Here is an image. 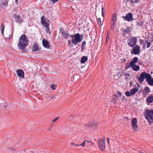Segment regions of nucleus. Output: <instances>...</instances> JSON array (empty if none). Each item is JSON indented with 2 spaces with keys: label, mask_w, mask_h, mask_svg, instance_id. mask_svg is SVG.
I'll use <instances>...</instances> for the list:
<instances>
[{
  "label": "nucleus",
  "mask_w": 153,
  "mask_h": 153,
  "mask_svg": "<svg viewBox=\"0 0 153 153\" xmlns=\"http://www.w3.org/2000/svg\"><path fill=\"white\" fill-rule=\"evenodd\" d=\"M140 53V47L138 45H135L131 51V53L132 54H134L135 55H137L139 54Z\"/></svg>",
  "instance_id": "9"
},
{
  "label": "nucleus",
  "mask_w": 153,
  "mask_h": 153,
  "mask_svg": "<svg viewBox=\"0 0 153 153\" xmlns=\"http://www.w3.org/2000/svg\"><path fill=\"white\" fill-rule=\"evenodd\" d=\"M46 31L47 33H48V32L49 31V30H48V29H47V28H46Z\"/></svg>",
  "instance_id": "53"
},
{
  "label": "nucleus",
  "mask_w": 153,
  "mask_h": 153,
  "mask_svg": "<svg viewBox=\"0 0 153 153\" xmlns=\"http://www.w3.org/2000/svg\"><path fill=\"white\" fill-rule=\"evenodd\" d=\"M60 33L62 36L65 39H68L69 37V33L67 30H64L62 29H60Z\"/></svg>",
  "instance_id": "12"
},
{
  "label": "nucleus",
  "mask_w": 153,
  "mask_h": 153,
  "mask_svg": "<svg viewBox=\"0 0 153 153\" xmlns=\"http://www.w3.org/2000/svg\"><path fill=\"white\" fill-rule=\"evenodd\" d=\"M145 117L149 123H153V109L146 110Z\"/></svg>",
  "instance_id": "3"
},
{
  "label": "nucleus",
  "mask_w": 153,
  "mask_h": 153,
  "mask_svg": "<svg viewBox=\"0 0 153 153\" xmlns=\"http://www.w3.org/2000/svg\"><path fill=\"white\" fill-rule=\"evenodd\" d=\"M129 33V28L127 27L123 31V34L125 35L126 34L128 33Z\"/></svg>",
  "instance_id": "24"
},
{
  "label": "nucleus",
  "mask_w": 153,
  "mask_h": 153,
  "mask_svg": "<svg viewBox=\"0 0 153 153\" xmlns=\"http://www.w3.org/2000/svg\"><path fill=\"white\" fill-rule=\"evenodd\" d=\"M7 2L6 1H4L3 2V3L2 4L3 6H4L5 5V4L7 3Z\"/></svg>",
  "instance_id": "42"
},
{
  "label": "nucleus",
  "mask_w": 153,
  "mask_h": 153,
  "mask_svg": "<svg viewBox=\"0 0 153 153\" xmlns=\"http://www.w3.org/2000/svg\"><path fill=\"white\" fill-rule=\"evenodd\" d=\"M56 87V86L55 85H53L51 86V88L53 90H55Z\"/></svg>",
  "instance_id": "37"
},
{
  "label": "nucleus",
  "mask_w": 153,
  "mask_h": 153,
  "mask_svg": "<svg viewBox=\"0 0 153 153\" xmlns=\"http://www.w3.org/2000/svg\"><path fill=\"white\" fill-rule=\"evenodd\" d=\"M137 40V39L136 37H131L128 40V44L130 47H134L136 44Z\"/></svg>",
  "instance_id": "5"
},
{
  "label": "nucleus",
  "mask_w": 153,
  "mask_h": 153,
  "mask_svg": "<svg viewBox=\"0 0 153 153\" xmlns=\"http://www.w3.org/2000/svg\"><path fill=\"white\" fill-rule=\"evenodd\" d=\"M131 125L133 129L135 131H137L138 128L137 125V120L135 118H133L131 120Z\"/></svg>",
  "instance_id": "8"
},
{
  "label": "nucleus",
  "mask_w": 153,
  "mask_h": 153,
  "mask_svg": "<svg viewBox=\"0 0 153 153\" xmlns=\"http://www.w3.org/2000/svg\"><path fill=\"white\" fill-rule=\"evenodd\" d=\"M1 32L3 34L4 33V29L5 28V26L3 23H2L1 25Z\"/></svg>",
  "instance_id": "29"
},
{
  "label": "nucleus",
  "mask_w": 153,
  "mask_h": 153,
  "mask_svg": "<svg viewBox=\"0 0 153 153\" xmlns=\"http://www.w3.org/2000/svg\"><path fill=\"white\" fill-rule=\"evenodd\" d=\"M88 58L86 56H83L81 59V62L82 63H84L87 60Z\"/></svg>",
  "instance_id": "23"
},
{
  "label": "nucleus",
  "mask_w": 153,
  "mask_h": 153,
  "mask_svg": "<svg viewBox=\"0 0 153 153\" xmlns=\"http://www.w3.org/2000/svg\"><path fill=\"white\" fill-rule=\"evenodd\" d=\"M75 37L74 39L72 40V43L76 46L77 44L80 42L82 40V38L79 33L75 34Z\"/></svg>",
  "instance_id": "4"
},
{
  "label": "nucleus",
  "mask_w": 153,
  "mask_h": 153,
  "mask_svg": "<svg viewBox=\"0 0 153 153\" xmlns=\"http://www.w3.org/2000/svg\"><path fill=\"white\" fill-rule=\"evenodd\" d=\"M71 144L72 145L74 146H79V144H75L74 143H71Z\"/></svg>",
  "instance_id": "38"
},
{
  "label": "nucleus",
  "mask_w": 153,
  "mask_h": 153,
  "mask_svg": "<svg viewBox=\"0 0 153 153\" xmlns=\"http://www.w3.org/2000/svg\"><path fill=\"white\" fill-rule=\"evenodd\" d=\"M125 76V79L127 80L128 79V78L130 76V74L129 73L127 72H125L123 74Z\"/></svg>",
  "instance_id": "28"
},
{
  "label": "nucleus",
  "mask_w": 153,
  "mask_h": 153,
  "mask_svg": "<svg viewBox=\"0 0 153 153\" xmlns=\"http://www.w3.org/2000/svg\"><path fill=\"white\" fill-rule=\"evenodd\" d=\"M125 59H124V61H125Z\"/></svg>",
  "instance_id": "57"
},
{
  "label": "nucleus",
  "mask_w": 153,
  "mask_h": 153,
  "mask_svg": "<svg viewBox=\"0 0 153 153\" xmlns=\"http://www.w3.org/2000/svg\"><path fill=\"white\" fill-rule=\"evenodd\" d=\"M97 123L96 121L94 120L85 124L86 126L89 127H93L94 129L96 128Z\"/></svg>",
  "instance_id": "11"
},
{
  "label": "nucleus",
  "mask_w": 153,
  "mask_h": 153,
  "mask_svg": "<svg viewBox=\"0 0 153 153\" xmlns=\"http://www.w3.org/2000/svg\"><path fill=\"white\" fill-rule=\"evenodd\" d=\"M108 32H107V38H106V42H107V40L108 39H109V38H108Z\"/></svg>",
  "instance_id": "49"
},
{
  "label": "nucleus",
  "mask_w": 153,
  "mask_h": 153,
  "mask_svg": "<svg viewBox=\"0 0 153 153\" xmlns=\"http://www.w3.org/2000/svg\"><path fill=\"white\" fill-rule=\"evenodd\" d=\"M145 78H146V81L148 83L149 79L152 78V76L150 74H147L146 72L141 73L140 76L138 78L140 83H142Z\"/></svg>",
  "instance_id": "2"
},
{
  "label": "nucleus",
  "mask_w": 153,
  "mask_h": 153,
  "mask_svg": "<svg viewBox=\"0 0 153 153\" xmlns=\"http://www.w3.org/2000/svg\"><path fill=\"white\" fill-rule=\"evenodd\" d=\"M75 116L73 115H71L68 116V119H74L75 118Z\"/></svg>",
  "instance_id": "33"
},
{
  "label": "nucleus",
  "mask_w": 153,
  "mask_h": 153,
  "mask_svg": "<svg viewBox=\"0 0 153 153\" xmlns=\"http://www.w3.org/2000/svg\"><path fill=\"white\" fill-rule=\"evenodd\" d=\"M59 118V117H57L56 118H55L54 119H53L52 120V122H55Z\"/></svg>",
  "instance_id": "40"
},
{
  "label": "nucleus",
  "mask_w": 153,
  "mask_h": 153,
  "mask_svg": "<svg viewBox=\"0 0 153 153\" xmlns=\"http://www.w3.org/2000/svg\"><path fill=\"white\" fill-rule=\"evenodd\" d=\"M90 142L88 140H85L81 144H79V146H82L83 147H84L85 146V145H87V143L89 142Z\"/></svg>",
  "instance_id": "25"
},
{
  "label": "nucleus",
  "mask_w": 153,
  "mask_h": 153,
  "mask_svg": "<svg viewBox=\"0 0 153 153\" xmlns=\"http://www.w3.org/2000/svg\"><path fill=\"white\" fill-rule=\"evenodd\" d=\"M140 44L141 45L143 44V39H140Z\"/></svg>",
  "instance_id": "45"
},
{
  "label": "nucleus",
  "mask_w": 153,
  "mask_h": 153,
  "mask_svg": "<svg viewBox=\"0 0 153 153\" xmlns=\"http://www.w3.org/2000/svg\"><path fill=\"white\" fill-rule=\"evenodd\" d=\"M122 17L125 20L128 21H131L133 20L132 14L130 13H128L126 16H123Z\"/></svg>",
  "instance_id": "13"
},
{
  "label": "nucleus",
  "mask_w": 153,
  "mask_h": 153,
  "mask_svg": "<svg viewBox=\"0 0 153 153\" xmlns=\"http://www.w3.org/2000/svg\"><path fill=\"white\" fill-rule=\"evenodd\" d=\"M86 43L85 41L83 42L82 43V47H83L84 46L86 45Z\"/></svg>",
  "instance_id": "41"
},
{
  "label": "nucleus",
  "mask_w": 153,
  "mask_h": 153,
  "mask_svg": "<svg viewBox=\"0 0 153 153\" xmlns=\"http://www.w3.org/2000/svg\"><path fill=\"white\" fill-rule=\"evenodd\" d=\"M138 59L137 57H134L130 62L131 65L132 66L133 65L135 64L137 62Z\"/></svg>",
  "instance_id": "21"
},
{
  "label": "nucleus",
  "mask_w": 153,
  "mask_h": 153,
  "mask_svg": "<svg viewBox=\"0 0 153 153\" xmlns=\"http://www.w3.org/2000/svg\"><path fill=\"white\" fill-rule=\"evenodd\" d=\"M130 66L132 70L135 71H137L139 70L140 69V66L135 64L133 65L132 66L131 65Z\"/></svg>",
  "instance_id": "20"
},
{
  "label": "nucleus",
  "mask_w": 153,
  "mask_h": 153,
  "mask_svg": "<svg viewBox=\"0 0 153 153\" xmlns=\"http://www.w3.org/2000/svg\"><path fill=\"white\" fill-rule=\"evenodd\" d=\"M107 141L108 144H109L110 143L109 139V138H107Z\"/></svg>",
  "instance_id": "48"
},
{
  "label": "nucleus",
  "mask_w": 153,
  "mask_h": 153,
  "mask_svg": "<svg viewBox=\"0 0 153 153\" xmlns=\"http://www.w3.org/2000/svg\"><path fill=\"white\" fill-rule=\"evenodd\" d=\"M148 82V84L150 86H153V78L150 79Z\"/></svg>",
  "instance_id": "30"
},
{
  "label": "nucleus",
  "mask_w": 153,
  "mask_h": 153,
  "mask_svg": "<svg viewBox=\"0 0 153 153\" xmlns=\"http://www.w3.org/2000/svg\"><path fill=\"white\" fill-rule=\"evenodd\" d=\"M39 50V45L37 43H34L33 46L32 51L33 52H36Z\"/></svg>",
  "instance_id": "18"
},
{
  "label": "nucleus",
  "mask_w": 153,
  "mask_h": 153,
  "mask_svg": "<svg viewBox=\"0 0 153 153\" xmlns=\"http://www.w3.org/2000/svg\"><path fill=\"white\" fill-rule=\"evenodd\" d=\"M117 94L118 95L120 96H121L122 95V94L119 91H118L117 93Z\"/></svg>",
  "instance_id": "44"
},
{
  "label": "nucleus",
  "mask_w": 153,
  "mask_h": 153,
  "mask_svg": "<svg viewBox=\"0 0 153 153\" xmlns=\"http://www.w3.org/2000/svg\"><path fill=\"white\" fill-rule=\"evenodd\" d=\"M28 38L25 34H23L20 37L17 46L22 51L25 50L26 47L28 45Z\"/></svg>",
  "instance_id": "1"
},
{
  "label": "nucleus",
  "mask_w": 153,
  "mask_h": 153,
  "mask_svg": "<svg viewBox=\"0 0 153 153\" xmlns=\"http://www.w3.org/2000/svg\"><path fill=\"white\" fill-rule=\"evenodd\" d=\"M138 91V89L137 88H134L130 90V92L131 93V94L132 96H133L134 94H135L136 92H137Z\"/></svg>",
  "instance_id": "22"
},
{
  "label": "nucleus",
  "mask_w": 153,
  "mask_h": 153,
  "mask_svg": "<svg viewBox=\"0 0 153 153\" xmlns=\"http://www.w3.org/2000/svg\"><path fill=\"white\" fill-rule=\"evenodd\" d=\"M16 1V3H17V0H15Z\"/></svg>",
  "instance_id": "56"
},
{
  "label": "nucleus",
  "mask_w": 153,
  "mask_h": 153,
  "mask_svg": "<svg viewBox=\"0 0 153 153\" xmlns=\"http://www.w3.org/2000/svg\"><path fill=\"white\" fill-rule=\"evenodd\" d=\"M85 48H84V47H82V51H83L84 50V49H85Z\"/></svg>",
  "instance_id": "52"
},
{
  "label": "nucleus",
  "mask_w": 153,
  "mask_h": 153,
  "mask_svg": "<svg viewBox=\"0 0 153 153\" xmlns=\"http://www.w3.org/2000/svg\"><path fill=\"white\" fill-rule=\"evenodd\" d=\"M122 100L123 101H124L126 100V99H125V97L124 96H123V97L122 99Z\"/></svg>",
  "instance_id": "47"
},
{
  "label": "nucleus",
  "mask_w": 153,
  "mask_h": 153,
  "mask_svg": "<svg viewBox=\"0 0 153 153\" xmlns=\"http://www.w3.org/2000/svg\"><path fill=\"white\" fill-rule=\"evenodd\" d=\"M130 66H131V63L130 62L129 64L128 63H126L125 65V69H128L130 67H131Z\"/></svg>",
  "instance_id": "31"
},
{
  "label": "nucleus",
  "mask_w": 153,
  "mask_h": 153,
  "mask_svg": "<svg viewBox=\"0 0 153 153\" xmlns=\"http://www.w3.org/2000/svg\"><path fill=\"white\" fill-rule=\"evenodd\" d=\"M13 17L15 19V22L17 23H19V24H21L23 20L21 19V17L19 15L15 14L13 15Z\"/></svg>",
  "instance_id": "14"
},
{
  "label": "nucleus",
  "mask_w": 153,
  "mask_h": 153,
  "mask_svg": "<svg viewBox=\"0 0 153 153\" xmlns=\"http://www.w3.org/2000/svg\"><path fill=\"white\" fill-rule=\"evenodd\" d=\"M104 9V8L102 7V15L103 17H104V12H103V10Z\"/></svg>",
  "instance_id": "46"
},
{
  "label": "nucleus",
  "mask_w": 153,
  "mask_h": 153,
  "mask_svg": "<svg viewBox=\"0 0 153 153\" xmlns=\"http://www.w3.org/2000/svg\"><path fill=\"white\" fill-rule=\"evenodd\" d=\"M97 22L99 25H101V20L100 18H99L98 19Z\"/></svg>",
  "instance_id": "34"
},
{
  "label": "nucleus",
  "mask_w": 153,
  "mask_h": 153,
  "mask_svg": "<svg viewBox=\"0 0 153 153\" xmlns=\"http://www.w3.org/2000/svg\"><path fill=\"white\" fill-rule=\"evenodd\" d=\"M75 36V34L74 35H70V37H71L72 39H74Z\"/></svg>",
  "instance_id": "43"
},
{
  "label": "nucleus",
  "mask_w": 153,
  "mask_h": 153,
  "mask_svg": "<svg viewBox=\"0 0 153 153\" xmlns=\"http://www.w3.org/2000/svg\"><path fill=\"white\" fill-rule=\"evenodd\" d=\"M117 20V16L116 13H114L112 15V17L111 19V29L112 30H114V25L116 24Z\"/></svg>",
  "instance_id": "10"
},
{
  "label": "nucleus",
  "mask_w": 153,
  "mask_h": 153,
  "mask_svg": "<svg viewBox=\"0 0 153 153\" xmlns=\"http://www.w3.org/2000/svg\"><path fill=\"white\" fill-rule=\"evenodd\" d=\"M41 22L42 24L44 27H47V29L49 30L50 21L48 20L45 19L44 16L41 17Z\"/></svg>",
  "instance_id": "6"
},
{
  "label": "nucleus",
  "mask_w": 153,
  "mask_h": 153,
  "mask_svg": "<svg viewBox=\"0 0 153 153\" xmlns=\"http://www.w3.org/2000/svg\"><path fill=\"white\" fill-rule=\"evenodd\" d=\"M131 94V93L130 91L129 92V91H126L125 93V95L126 96L128 97L132 96V95Z\"/></svg>",
  "instance_id": "32"
},
{
  "label": "nucleus",
  "mask_w": 153,
  "mask_h": 153,
  "mask_svg": "<svg viewBox=\"0 0 153 153\" xmlns=\"http://www.w3.org/2000/svg\"><path fill=\"white\" fill-rule=\"evenodd\" d=\"M17 74L18 76L24 78V73L22 69L18 70L17 71Z\"/></svg>",
  "instance_id": "19"
},
{
  "label": "nucleus",
  "mask_w": 153,
  "mask_h": 153,
  "mask_svg": "<svg viewBox=\"0 0 153 153\" xmlns=\"http://www.w3.org/2000/svg\"><path fill=\"white\" fill-rule=\"evenodd\" d=\"M145 42L146 43V45H147V48H148L150 46L151 43L150 42L151 41L150 40H149V41L147 40H145Z\"/></svg>",
  "instance_id": "26"
},
{
  "label": "nucleus",
  "mask_w": 153,
  "mask_h": 153,
  "mask_svg": "<svg viewBox=\"0 0 153 153\" xmlns=\"http://www.w3.org/2000/svg\"><path fill=\"white\" fill-rule=\"evenodd\" d=\"M3 106L4 108H6L7 107V105H4Z\"/></svg>",
  "instance_id": "50"
},
{
  "label": "nucleus",
  "mask_w": 153,
  "mask_h": 153,
  "mask_svg": "<svg viewBox=\"0 0 153 153\" xmlns=\"http://www.w3.org/2000/svg\"><path fill=\"white\" fill-rule=\"evenodd\" d=\"M137 25L139 26H142L143 25V23L141 22H137Z\"/></svg>",
  "instance_id": "35"
},
{
  "label": "nucleus",
  "mask_w": 153,
  "mask_h": 153,
  "mask_svg": "<svg viewBox=\"0 0 153 153\" xmlns=\"http://www.w3.org/2000/svg\"><path fill=\"white\" fill-rule=\"evenodd\" d=\"M42 43L43 46L47 49H50L51 45L48 40L44 39L42 41Z\"/></svg>",
  "instance_id": "15"
},
{
  "label": "nucleus",
  "mask_w": 153,
  "mask_h": 153,
  "mask_svg": "<svg viewBox=\"0 0 153 153\" xmlns=\"http://www.w3.org/2000/svg\"><path fill=\"white\" fill-rule=\"evenodd\" d=\"M99 147L102 151H104L105 149V139H100L98 142Z\"/></svg>",
  "instance_id": "7"
},
{
  "label": "nucleus",
  "mask_w": 153,
  "mask_h": 153,
  "mask_svg": "<svg viewBox=\"0 0 153 153\" xmlns=\"http://www.w3.org/2000/svg\"><path fill=\"white\" fill-rule=\"evenodd\" d=\"M150 90L148 86H146L143 91L142 93L144 96L147 95L149 93Z\"/></svg>",
  "instance_id": "17"
},
{
  "label": "nucleus",
  "mask_w": 153,
  "mask_h": 153,
  "mask_svg": "<svg viewBox=\"0 0 153 153\" xmlns=\"http://www.w3.org/2000/svg\"><path fill=\"white\" fill-rule=\"evenodd\" d=\"M125 2H127L129 1V0H124Z\"/></svg>",
  "instance_id": "51"
},
{
  "label": "nucleus",
  "mask_w": 153,
  "mask_h": 153,
  "mask_svg": "<svg viewBox=\"0 0 153 153\" xmlns=\"http://www.w3.org/2000/svg\"><path fill=\"white\" fill-rule=\"evenodd\" d=\"M146 102L147 104L149 105L150 103L153 102V96L149 95L146 98Z\"/></svg>",
  "instance_id": "16"
},
{
  "label": "nucleus",
  "mask_w": 153,
  "mask_h": 153,
  "mask_svg": "<svg viewBox=\"0 0 153 153\" xmlns=\"http://www.w3.org/2000/svg\"><path fill=\"white\" fill-rule=\"evenodd\" d=\"M68 41L69 42V43H71V41L70 40H69Z\"/></svg>",
  "instance_id": "55"
},
{
  "label": "nucleus",
  "mask_w": 153,
  "mask_h": 153,
  "mask_svg": "<svg viewBox=\"0 0 153 153\" xmlns=\"http://www.w3.org/2000/svg\"><path fill=\"white\" fill-rule=\"evenodd\" d=\"M118 97L117 96L115 95L113 97V101L114 103H116L117 101L118 100Z\"/></svg>",
  "instance_id": "27"
},
{
  "label": "nucleus",
  "mask_w": 153,
  "mask_h": 153,
  "mask_svg": "<svg viewBox=\"0 0 153 153\" xmlns=\"http://www.w3.org/2000/svg\"><path fill=\"white\" fill-rule=\"evenodd\" d=\"M72 125H73V124H72V125H71V126H70L71 127H72Z\"/></svg>",
  "instance_id": "54"
},
{
  "label": "nucleus",
  "mask_w": 153,
  "mask_h": 153,
  "mask_svg": "<svg viewBox=\"0 0 153 153\" xmlns=\"http://www.w3.org/2000/svg\"><path fill=\"white\" fill-rule=\"evenodd\" d=\"M51 100H54L56 98V97L55 95H52L50 97Z\"/></svg>",
  "instance_id": "36"
},
{
  "label": "nucleus",
  "mask_w": 153,
  "mask_h": 153,
  "mask_svg": "<svg viewBox=\"0 0 153 153\" xmlns=\"http://www.w3.org/2000/svg\"><path fill=\"white\" fill-rule=\"evenodd\" d=\"M50 1L52 2L53 3H55L56 2H57L58 0H49Z\"/></svg>",
  "instance_id": "39"
}]
</instances>
